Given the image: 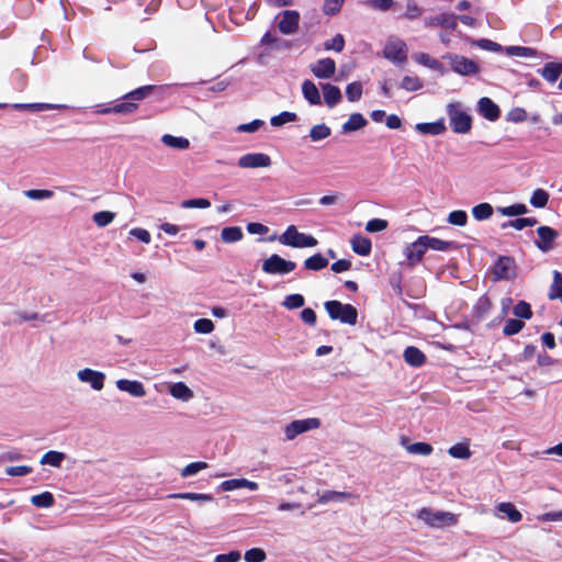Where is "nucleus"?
<instances>
[{
    "mask_svg": "<svg viewBox=\"0 0 562 562\" xmlns=\"http://www.w3.org/2000/svg\"><path fill=\"white\" fill-rule=\"evenodd\" d=\"M169 394L178 401L189 402L194 397V392L183 382L168 384Z\"/></svg>",
    "mask_w": 562,
    "mask_h": 562,
    "instance_id": "4be33fe9",
    "label": "nucleus"
},
{
    "mask_svg": "<svg viewBox=\"0 0 562 562\" xmlns=\"http://www.w3.org/2000/svg\"><path fill=\"white\" fill-rule=\"evenodd\" d=\"M31 503L38 508H49L54 505L55 498L50 492H43L31 497Z\"/></svg>",
    "mask_w": 562,
    "mask_h": 562,
    "instance_id": "4c0bfd02",
    "label": "nucleus"
},
{
    "mask_svg": "<svg viewBox=\"0 0 562 562\" xmlns=\"http://www.w3.org/2000/svg\"><path fill=\"white\" fill-rule=\"evenodd\" d=\"M303 305L304 297L301 294H290L283 301V306L288 310L300 308Z\"/></svg>",
    "mask_w": 562,
    "mask_h": 562,
    "instance_id": "e2e57ef3",
    "label": "nucleus"
},
{
    "mask_svg": "<svg viewBox=\"0 0 562 562\" xmlns=\"http://www.w3.org/2000/svg\"><path fill=\"white\" fill-rule=\"evenodd\" d=\"M321 88L323 91L324 102L329 109H333L341 101L342 94L338 87L331 83H323Z\"/></svg>",
    "mask_w": 562,
    "mask_h": 562,
    "instance_id": "5701e85b",
    "label": "nucleus"
},
{
    "mask_svg": "<svg viewBox=\"0 0 562 562\" xmlns=\"http://www.w3.org/2000/svg\"><path fill=\"white\" fill-rule=\"evenodd\" d=\"M193 329L198 334H211L214 330V324L209 318H200L194 322Z\"/></svg>",
    "mask_w": 562,
    "mask_h": 562,
    "instance_id": "6e6d98bb",
    "label": "nucleus"
},
{
    "mask_svg": "<svg viewBox=\"0 0 562 562\" xmlns=\"http://www.w3.org/2000/svg\"><path fill=\"white\" fill-rule=\"evenodd\" d=\"M387 225V221L385 220L373 218L366 224V231L369 233H379L386 229Z\"/></svg>",
    "mask_w": 562,
    "mask_h": 562,
    "instance_id": "0e129e2a",
    "label": "nucleus"
},
{
    "mask_svg": "<svg viewBox=\"0 0 562 562\" xmlns=\"http://www.w3.org/2000/svg\"><path fill=\"white\" fill-rule=\"evenodd\" d=\"M24 195L31 200H48L53 198L54 193L50 190L46 189H31L24 191Z\"/></svg>",
    "mask_w": 562,
    "mask_h": 562,
    "instance_id": "864d4df0",
    "label": "nucleus"
},
{
    "mask_svg": "<svg viewBox=\"0 0 562 562\" xmlns=\"http://www.w3.org/2000/svg\"><path fill=\"white\" fill-rule=\"evenodd\" d=\"M154 86H144L135 89L132 92H128L123 97L122 101L113 103L111 106H108V113H132L137 109L136 101L145 99L154 90Z\"/></svg>",
    "mask_w": 562,
    "mask_h": 562,
    "instance_id": "f03ea898",
    "label": "nucleus"
},
{
    "mask_svg": "<svg viewBox=\"0 0 562 562\" xmlns=\"http://www.w3.org/2000/svg\"><path fill=\"white\" fill-rule=\"evenodd\" d=\"M514 315L516 317L524 318V319L531 318L532 312H531L530 305L525 301L518 302L514 307Z\"/></svg>",
    "mask_w": 562,
    "mask_h": 562,
    "instance_id": "bf43d9fd",
    "label": "nucleus"
},
{
    "mask_svg": "<svg viewBox=\"0 0 562 562\" xmlns=\"http://www.w3.org/2000/svg\"><path fill=\"white\" fill-rule=\"evenodd\" d=\"M416 517L427 526L436 529L454 526L458 522V516L450 512L432 510L424 507L419 509Z\"/></svg>",
    "mask_w": 562,
    "mask_h": 562,
    "instance_id": "f257e3e1",
    "label": "nucleus"
},
{
    "mask_svg": "<svg viewBox=\"0 0 562 562\" xmlns=\"http://www.w3.org/2000/svg\"><path fill=\"white\" fill-rule=\"evenodd\" d=\"M312 74L318 79H329L336 71V63L331 58H322L310 65Z\"/></svg>",
    "mask_w": 562,
    "mask_h": 562,
    "instance_id": "ddd939ff",
    "label": "nucleus"
},
{
    "mask_svg": "<svg viewBox=\"0 0 562 562\" xmlns=\"http://www.w3.org/2000/svg\"><path fill=\"white\" fill-rule=\"evenodd\" d=\"M364 4L367 7H369L370 9L384 12V11L392 9L395 5V1L394 0H367L364 2Z\"/></svg>",
    "mask_w": 562,
    "mask_h": 562,
    "instance_id": "5fc2aeb1",
    "label": "nucleus"
},
{
    "mask_svg": "<svg viewBox=\"0 0 562 562\" xmlns=\"http://www.w3.org/2000/svg\"><path fill=\"white\" fill-rule=\"evenodd\" d=\"M423 85L418 77L405 76L402 79L401 88L406 91H417L422 89Z\"/></svg>",
    "mask_w": 562,
    "mask_h": 562,
    "instance_id": "680f3d73",
    "label": "nucleus"
},
{
    "mask_svg": "<svg viewBox=\"0 0 562 562\" xmlns=\"http://www.w3.org/2000/svg\"><path fill=\"white\" fill-rule=\"evenodd\" d=\"M413 59L417 64H420V65H423L425 67H428L430 69H434V70H439L442 67V65L440 64L439 60H437L436 58L429 56L426 53H416V54L413 55Z\"/></svg>",
    "mask_w": 562,
    "mask_h": 562,
    "instance_id": "e433bc0d",
    "label": "nucleus"
},
{
    "mask_svg": "<svg viewBox=\"0 0 562 562\" xmlns=\"http://www.w3.org/2000/svg\"><path fill=\"white\" fill-rule=\"evenodd\" d=\"M295 121H297V115L295 113L284 111L278 115L272 116L270 123L272 126L279 127L286 123H292Z\"/></svg>",
    "mask_w": 562,
    "mask_h": 562,
    "instance_id": "a18cd8bd",
    "label": "nucleus"
},
{
    "mask_svg": "<svg viewBox=\"0 0 562 562\" xmlns=\"http://www.w3.org/2000/svg\"><path fill=\"white\" fill-rule=\"evenodd\" d=\"M302 94L310 105H321L322 98L318 88L312 80H304L302 83Z\"/></svg>",
    "mask_w": 562,
    "mask_h": 562,
    "instance_id": "b1692460",
    "label": "nucleus"
},
{
    "mask_svg": "<svg viewBox=\"0 0 562 562\" xmlns=\"http://www.w3.org/2000/svg\"><path fill=\"white\" fill-rule=\"evenodd\" d=\"M493 206L483 202L472 207V215L476 221L488 220L493 215Z\"/></svg>",
    "mask_w": 562,
    "mask_h": 562,
    "instance_id": "58836bf2",
    "label": "nucleus"
},
{
    "mask_svg": "<svg viewBox=\"0 0 562 562\" xmlns=\"http://www.w3.org/2000/svg\"><path fill=\"white\" fill-rule=\"evenodd\" d=\"M239 488H247L249 491H257L259 485L257 482L247 479H231L223 481L220 484V490L223 492H231Z\"/></svg>",
    "mask_w": 562,
    "mask_h": 562,
    "instance_id": "aec40b11",
    "label": "nucleus"
},
{
    "mask_svg": "<svg viewBox=\"0 0 562 562\" xmlns=\"http://www.w3.org/2000/svg\"><path fill=\"white\" fill-rule=\"evenodd\" d=\"M448 453L456 459H469L471 457V450L468 443H456L451 446L448 450Z\"/></svg>",
    "mask_w": 562,
    "mask_h": 562,
    "instance_id": "79ce46f5",
    "label": "nucleus"
},
{
    "mask_svg": "<svg viewBox=\"0 0 562 562\" xmlns=\"http://www.w3.org/2000/svg\"><path fill=\"white\" fill-rule=\"evenodd\" d=\"M243 237V229L238 226L224 227L221 232V239L226 244L237 243L241 240Z\"/></svg>",
    "mask_w": 562,
    "mask_h": 562,
    "instance_id": "7c9ffc66",
    "label": "nucleus"
},
{
    "mask_svg": "<svg viewBox=\"0 0 562 562\" xmlns=\"http://www.w3.org/2000/svg\"><path fill=\"white\" fill-rule=\"evenodd\" d=\"M168 497L170 498H180V499H188L193 502H202V503H210L213 501V496L210 494H203V493H177L171 494Z\"/></svg>",
    "mask_w": 562,
    "mask_h": 562,
    "instance_id": "a19ab883",
    "label": "nucleus"
},
{
    "mask_svg": "<svg viewBox=\"0 0 562 562\" xmlns=\"http://www.w3.org/2000/svg\"><path fill=\"white\" fill-rule=\"evenodd\" d=\"M116 387L128 393L133 397H144L146 395V389L144 384L137 380L121 379L115 382Z\"/></svg>",
    "mask_w": 562,
    "mask_h": 562,
    "instance_id": "a211bd4d",
    "label": "nucleus"
},
{
    "mask_svg": "<svg viewBox=\"0 0 562 562\" xmlns=\"http://www.w3.org/2000/svg\"><path fill=\"white\" fill-rule=\"evenodd\" d=\"M495 515L502 519L506 517L510 522H519L522 518L515 505L508 502L499 503L495 507Z\"/></svg>",
    "mask_w": 562,
    "mask_h": 562,
    "instance_id": "412c9836",
    "label": "nucleus"
},
{
    "mask_svg": "<svg viewBox=\"0 0 562 562\" xmlns=\"http://www.w3.org/2000/svg\"><path fill=\"white\" fill-rule=\"evenodd\" d=\"M492 273L495 281L508 280L515 276V262L510 257H499L495 262Z\"/></svg>",
    "mask_w": 562,
    "mask_h": 562,
    "instance_id": "9b49d317",
    "label": "nucleus"
},
{
    "mask_svg": "<svg viewBox=\"0 0 562 562\" xmlns=\"http://www.w3.org/2000/svg\"><path fill=\"white\" fill-rule=\"evenodd\" d=\"M491 301L488 300L487 296H481L475 306H474V314H475V317L481 321L485 317V315L490 312L491 310Z\"/></svg>",
    "mask_w": 562,
    "mask_h": 562,
    "instance_id": "de8ad7c7",
    "label": "nucleus"
},
{
    "mask_svg": "<svg viewBox=\"0 0 562 562\" xmlns=\"http://www.w3.org/2000/svg\"><path fill=\"white\" fill-rule=\"evenodd\" d=\"M505 52L508 56L521 57V58H531L537 56V50L531 47L526 46H506Z\"/></svg>",
    "mask_w": 562,
    "mask_h": 562,
    "instance_id": "72a5a7b5",
    "label": "nucleus"
},
{
    "mask_svg": "<svg viewBox=\"0 0 562 562\" xmlns=\"http://www.w3.org/2000/svg\"><path fill=\"white\" fill-rule=\"evenodd\" d=\"M345 46V40L341 34L335 35V37L331 41H328L324 44L325 49L327 50H335V52H341Z\"/></svg>",
    "mask_w": 562,
    "mask_h": 562,
    "instance_id": "338daca9",
    "label": "nucleus"
},
{
    "mask_svg": "<svg viewBox=\"0 0 562 562\" xmlns=\"http://www.w3.org/2000/svg\"><path fill=\"white\" fill-rule=\"evenodd\" d=\"M321 427V420L315 417L306 419H295L284 427V435L286 440H293L299 435L307 432L310 430L318 429Z\"/></svg>",
    "mask_w": 562,
    "mask_h": 562,
    "instance_id": "0eeeda50",
    "label": "nucleus"
},
{
    "mask_svg": "<svg viewBox=\"0 0 562 562\" xmlns=\"http://www.w3.org/2000/svg\"><path fill=\"white\" fill-rule=\"evenodd\" d=\"M539 74L546 81L554 83L562 75V63H547Z\"/></svg>",
    "mask_w": 562,
    "mask_h": 562,
    "instance_id": "393cba45",
    "label": "nucleus"
},
{
    "mask_svg": "<svg viewBox=\"0 0 562 562\" xmlns=\"http://www.w3.org/2000/svg\"><path fill=\"white\" fill-rule=\"evenodd\" d=\"M352 250L360 256H368L371 252L372 244L368 237L355 235L351 239Z\"/></svg>",
    "mask_w": 562,
    "mask_h": 562,
    "instance_id": "bb28decb",
    "label": "nucleus"
},
{
    "mask_svg": "<svg viewBox=\"0 0 562 562\" xmlns=\"http://www.w3.org/2000/svg\"><path fill=\"white\" fill-rule=\"evenodd\" d=\"M479 112L486 120L494 122L498 120L501 111L498 105L490 98L483 97L479 100Z\"/></svg>",
    "mask_w": 562,
    "mask_h": 562,
    "instance_id": "6ab92c4d",
    "label": "nucleus"
},
{
    "mask_svg": "<svg viewBox=\"0 0 562 562\" xmlns=\"http://www.w3.org/2000/svg\"><path fill=\"white\" fill-rule=\"evenodd\" d=\"M383 56L394 64H402L407 59V45L398 37H390L384 46Z\"/></svg>",
    "mask_w": 562,
    "mask_h": 562,
    "instance_id": "423d86ee",
    "label": "nucleus"
},
{
    "mask_svg": "<svg viewBox=\"0 0 562 562\" xmlns=\"http://www.w3.org/2000/svg\"><path fill=\"white\" fill-rule=\"evenodd\" d=\"M474 45L479 46L482 49L490 50V52H501L503 47L491 40L482 38L473 42Z\"/></svg>",
    "mask_w": 562,
    "mask_h": 562,
    "instance_id": "774afa93",
    "label": "nucleus"
},
{
    "mask_svg": "<svg viewBox=\"0 0 562 562\" xmlns=\"http://www.w3.org/2000/svg\"><path fill=\"white\" fill-rule=\"evenodd\" d=\"M325 310L331 319H338L348 325L357 324L358 312L356 307L350 304H342L339 301H327L325 303Z\"/></svg>",
    "mask_w": 562,
    "mask_h": 562,
    "instance_id": "39448f33",
    "label": "nucleus"
},
{
    "mask_svg": "<svg viewBox=\"0 0 562 562\" xmlns=\"http://www.w3.org/2000/svg\"><path fill=\"white\" fill-rule=\"evenodd\" d=\"M527 206L525 204H513L505 207H499L498 212L504 216H517L527 213Z\"/></svg>",
    "mask_w": 562,
    "mask_h": 562,
    "instance_id": "603ef678",
    "label": "nucleus"
},
{
    "mask_svg": "<svg viewBox=\"0 0 562 562\" xmlns=\"http://www.w3.org/2000/svg\"><path fill=\"white\" fill-rule=\"evenodd\" d=\"M279 241L284 246L293 248L315 247L318 244L314 236L300 233L294 225L286 227L284 233L279 236Z\"/></svg>",
    "mask_w": 562,
    "mask_h": 562,
    "instance_id": "20e7f679",
    "label": "nucleus"
},
{
    "mask_svg": "<svg viewBox=\"0 0 562 562\" xmlns=\"http://www.w3.org/2000/svg\"><path fill=\"white\" fill-rule=\"evenodd\" d=\"M296 263L291 260H285L279 255H271L262 263V271L268 274H288L292 272Z\"/></svg>",
    "mask_w": 562,
    "mask_h": 562,
    "instance_id": "6e6552de",
    "label": "nucleus"
},
{
    "mask_svg": "<svg viewBox=\"0 0 562 562\" xmlns=\"http://www.w3.org/2000/svg\"><path fill=\"white\" fill-rule=\"evenodd\" d=\"M537 233H538V240H536L537 247L543 252L551 250L553 247V241L558 237V233L549 226H540L537 229Z\"/></svg>",
    "mask_w": 562,
    "mask_h": 562,
    "instance_id": "2eb2a0df",
    "label": "nucleus"
},
{
    "mask_svg": "<svg viewBox=\"0 0 562 562\" xmlns=\"http://www.w3.org/2000/svg\"><path fill=\"white\" fill-rule=\"evenodd\" d=\"M207 468V463L203 461H196L189 463L181 470V476L182 477H190L199 473L200 471Z\"/></svg>",
    "mask_w": 562,
    "mask_h": 562,
    "instance_id": "3c124183",
    "label": "nucleus"
},
{
    "mask_svg": "<svg viewBox=\"0 0 562 562\" xmlns=\"http://www.w3.org/2000/svg\"><path fill=\"white\" fill-rule=\"evenodd\" d=\"M300 14L293 10H285L279 22V30L285 35L293 34L299 27Z\"/></svg>",
    "mask_w": 562,
    "mask_h": 562,
    "instance_id": "f3484780",
    "label": "nucleus"
},
{
    "mask_svg": "<svg viewBox=\"0 0 562 562\" xmlns=\"http://www.w3.org/2000/svg\"><path fill=\"white\" fill-rule=\"evenodd\" d=\"M424 23L425 26H440L453 31L457 27V16L451 13H440L426 18Z\"/></svg>",
    "mask_w": 562,
    "mask_h": 562,
    "instance_id": "dca6fc26",
    "label": "nucleus"
},
{
    "mask_svg": "<svg viewBox=\"0 0 562 562\" xmlns=\"http://www.w3.org/2000/svg\"><path fill=\"white\" fill-rule=\"evenodd\" d=\"M427 251L423 236H419L414 243L407 245L404 249V256L409 266L418 263Z\"/></svg>",
    "mask_w": 562,
    "mask_h": 562,
    "instance_id": "4468645a",
    "label": "nucleus"
},
{
    "mask_svg": "<svg viewBox=\"0 0 562 562\" xmlns=\"http://www.w3.org/2000/svg\"><path fill=\"white\" fill-rule=\"evenodd\" d=\"M549 201V194L543 189H536L530 198V204L533 207L542 209Z\"/></svg>",
    "mask_w": 562,
    "mask_h": 562,
    "instance_id": "49530a36",
    "label": "nucleus"
},
{
    "mask_svg": "<svg viewBox=\"0 0 562 562\" xmlns=\"http://www.w3.org/2000/svg\"><path fill=\"white\" fill-rule=\"evenodd\" d=\"M245 562H262L266 559V552L260 548H254L245 553Z\"/></svg>",
    "mask_w": 562,
    "mask_h": 562,
    "instance_id": "69168bd1",
    "label": "nucleus"
},
{
    "mask_svg": "<svg viewBox=\"0 0 562 562\" xmlns=\"http://www.w3.org/2000/svg\"><path fill=\"white\" fill-rule=\"evenodd\" d=\"M362 85L359 81L349 83L346 88V97L350 102H356L361 99Z\"/></svg>",
    "mask_w": 562,
    "mask_h": 562,
    "instance_id": "8fccbe9b",
    "label": "nucleus"
},
{
    "mask_svg": "<svg viewBox=\"0 0 562 562\" xmlns=\"http://www.w3.org/2000/svg\"><path fill=\"white\" fill-rule=\"evenodd\" d=\"M550 300L562 297V273L559 271L553 272V282L548 294Z\"/></svg>",
    "mask_w": 562,
    "mask_h": 562,
    "instance_id": "c03bdc74",
    "label": "nucleus"
},
{
    "mask_svg": "<svg viewBox=\"0 0 562 562\" xmlns=\"http://www.w3.org/2000/svg\"><path fill=\"white\" fill-rule=\"evenodd\" d=\"M447 114L451 130L457 134H467L472 127L471 116L462 110L460 102L449 103L447 105Z\"/></svg>",
    "mask_w": 562,
    "mask_h": 562,
    "instance_id": "7ed1b4c3",
    "label": "nucleus"
},
{
    "mask_svg": "<svg viewBox=\"0 0 562 562\" xmlns=\"http://www.w3.org/2000/svg\"><path fill=\"white\" fill-rule=\"evenodd\" d=\"M66 459V454L60 451L50 450L44 453L40 460L42 465H50L54 468H60L63 461Z\"/></svg>",
    "mask_w": 562,
    "mask_h": 562,
    "instance_id": "c756f323",
    "label": "nucleus"
},
{
    "mask_svg": "<svg viewBox=\"0 0 562 562\" xmlns=\"http://www.w3.org/2000/svg\"><path fill=\"white\" fill-rule=\"evenodd\" d=\"M448 223L456 226H465L468 222V214L462 210L452 211L448 215Z\"/></svg>",
    "mask_w": 562,
    "mask_h": 562,
    "instance_id": "4d7b16f0",
    "label": "nucleus"
},
{
    "mask_svg": "<svg viewBox=\"0 0 562 562\" xmlns=\"http://www.w3.org/2000/svg\"><path fill=\"white\" fill-rule=\"evenodd\" d=\"M524 328V322L520 319H508L503 328L505 336L518 334Z\"/></svg>",
    "mask_w": 562,
    "mask_h": 562,
    "instance_id": "052dcab7",
    "label": "nucleus"
},
{
    "mask_svg": "<svg viewBox=\"0 0 562 562\" xmlns=\"http://www.w3.org/2000/svg\"><path fill=\"white\" fill-rule=\"evenodd\" d=\"M406 363L413 367H420L425 363V355L416 347L409 346L404 350L403 353Z\"/></svg>",
    "mask_w": 562,
    "mask_h": 562,
    "instance_id": "cd10ccee",
    "label": "nucleus"
},
{
    "mask_svg": "<svg viewBox=\"0 0 562 562\" xmlns=\"http://www.w3.org/2000/svg\"><path fill=\"white\" fill-rule=\"evenodd\" d=\"M331 131L326 124L314 125L310 130V137L313 142H321L330 136Z\"/></svg>",
    "mask_w": 562,
    "mask_h": 562,
    "instance_id": "37998d69",
    "label": "nucleus"
},
{
    "mask_svg": "<svg viewBox=\"0 0 562 562\" xmlns=\"http://www.w3.org/2000/svg\"><path fill=\"white\" fill-rule=\"evenodd\" d=\"M367 120L364 116L360 113H352L348 121L344 123L342 125V132L344 133H351L356 132L367 125Z\"/></svg>",
    "mask_w": 562,
    "mask_h": 562,
    "instance_id": "c85d7f7f",
    "label": "nucleus"
},
{
    "mask_svg": "<svg viewBox=\"0 0 562 562\" xmlns=\"http://www.w3.org/2000/svg\"><path fill=\"white\" fill-rule=\"evenodd\" d=\"M450 61L452 70L462 76H472L479 72L480 68L476 63L461 55H448L446 57Z\"/></svg>",
    "mask_w": 562,
    "mask_h": 562,
    "instance_id": "9d476101",
    "label": "nucleus"
},
{
    "mask_svg": "<svg viewBox=\"0 0 562 562\" xmlns=\"http://www.w3.org/2000/svg\"><path fill=\"white\" fill-rule=\"evenodd\" d=\"M406 450L411 454L429 456L434 449L427 442H414L406 446Z\"/></svg>",
    "mask_w": 562,
    "mask_h": 562,
    "instance_id": "09e8293b",
    "label": "nucleus"
},
{
    "mask_svg": "<svg viewBox=\"0 0 562 562\" xmlns=\"http://www.w3.org/2000/svg\"><path fill=\"white\" fill-rule=\"evenodd\" d=\"M271 165V158L263 153H250L238 159L240 168H267Z\"/></svg>",
    "mask_w": 562,
    "mask_h": 562,
    "instance_id": "f8f14e48",
    "label": "nucleus"
},
{
    "mask_svg": "<svg viewBox=\"0 0 562 562\" xmlns=\"http://www.w3.org/2000/svg\"><path fill=\"white\" fill-rule=\"evenodd\" d=\"M76 376L81 384L89 385L92 391L100 392L104 387L105 375L101 371L82 368L77 371Z\"/></svg>",
    "mask_w": 562,
    "mask_h": 562,
    "instance_id": "1a4fd4ad",
    "label": "nucleus"
},
{
    "mask_svg": "<svg viewBox=\"0 0 562 562\" xmlns=\"http://www.w3.org/2000/svg\"><path fill=\"white\" fill-rule=\"evenodd\" d=\"M13 108L16 110H29L32 112L48 111L63 108V105L52 103H15Z\"/></svg>",
    "mask_w": 562,
    "mask_h": 562,
    "instance_id": "c9c22d12",
    "label": "nucleus"
},
{
    "mask_svg": "<svg viewBox=\"0 0 562 562\" xmlns=\"http://www.w3.org/2000/svg\"><path fill=\"white\" fill-rule=\"evenodd\" d=\"M415 130L420 134L440 135L446 132L443 120H438L431 123H417Z\"/></svg>",
    "mask_w": 562,
    "mask_h": 562,
    "instance_id": "a878e982",
    "label": "nucleus"
},
{
    "mask_svg": "<svg viewBox=\"0 0 562 562\" xmlns=\"http://www.w3.org/2000/svg\"><path fill=\"white\" fill-rule=\"evenodd\" d=\"M423 238L427 249L447 251L451 247L450 241L441 240L439 238L431 237L428 235H423Z\"/></svg>",
    "mask_w": 562,
    "mask_h": 562,
    "instance_id": "ea45409f",
    "label": "nucleus"
},
{
    "mask_svg": "<svg viewBox=\"0 0 562 562\" xmlns=\"http://www.w3.org/2000/svg\"><path fill=\"white\" fill-rule=\"evenodd\" d=\"M351 497H353V495L348 492L327 491L319 496L318 503L326 504L329 502H345Z\"/></svg>",
    "mask_w": 562,
    "mask_h": 562,
    "instance_id": "473e14b6",
    "label": "nucleus"
},
{
    "mask_svg": "<svg viewBox=\"0 0 562 562\" xmlns=\"http://www.w3.org/2000/svg\"><path fill=\"white\" fill-rule=\"evenodd\" d=\"M161 142L164 145L176 149H187L190 146V142L188 138L182 136H173L170 134H165L161 137Z\"/></svg>",
    "mask_w": 562,
    "mask_h": 562,
    "instance_id": "2f4dec72",
    "label": "nucleus"
},
{
    "mask_svg": "<svg viewBox=\"0 0 562 562\" xmlns=\"http://www.w3.org/2000/svg\"><path fill=\"white\" fill-rule=\"evenodd\" d=\"M328 265V259L325 258L321 254H316L314 256L308 257L304 261V268L312 271H319L326 268Z\"/></svg>",
    "mask_w": 562,
    "mask_h": 562,
    "instance_id": "f704fd0d",
    "label": "nucleus"
},
{
    "mask_svg": "<svg viewBox=\"0 0 562 562\" xmlns=\"http://www.w3.org/2000/svg\"><path fill=\"white\" fill-rule=\"evenodd\" d=\"M211 202L207 199H189L181 202L182 209H209Z\"/></svg>",
    "mask_w": 562,
    "mask_h": 562,
    "instance_id": "13d9d810",
    "label": "nucleus"
}]
</instances>
